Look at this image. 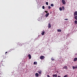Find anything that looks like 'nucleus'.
Returning a JSON list of instances; mask_svg holds the SVG:
<instances>
[{"label": "nucleus", "mask_w": 77, "mask_h": 77, "mask_svg": "<svg viewBox=\"0 0 77 77\" xmlns=\"http://www.w3.org/2000/svg\"><path fill=\"white\" fill-rule=\"evenodd\" d=\"M51 6L53 7L54 6V4H51Z\"/></svg>", "instance_id": "obj_20"}, {"label": "nucleus", "mask_w": 77, "mask_h": 77, "mask_svg": "<svg viewBox=\"0 0 77 77\" xmlns=\"http://www.w3.org/2000/svg\"><path fill=\"white\" fill-rule=\"evenodd\" d=\"M59 10L60 11H61L63 9L61 7L59 8Z\"/></svg>", "instance_id": "obj_13"}, {"label": "nucleus", "mask_w": 77, "mask_h": 77, "mask_svg": "<svg viewBox=\"0 0 77 77\" xmlns=\"http://www.w3.org/2000/svg\"><path fill=\"white\" fill-rule=\"evenodd\" d=\"M75 17H74V18L76 20H77V16H74Z\"/></svg>", "instance_id": "obj_15"}, {"label": "nucleus", "mask_w": 77, "mask_h": 77, "mask_svg": "<svg viewBox=\"0 0 77 77\" xmlns=\"http://www.w3.org/2000/svg\"><path fill=\"white\" fill-rule=\"evenodd\" d=\"M57 77H61L59 75H58Z\"/></svg>", "instance_id": "obj_30"}, {"label": "nucleus", "mask_w": 77, "mask_h": 77, "mask_svg": "<svg viewBox=\"0 0 77 77\" xmlns=\"http://www.w3.org/2000/svg\"><path fill=\"white\" fill-rule=\"evenodd\" d=\"M29 60H30L31 59V54H29Z\"/></svg>", "instance_id": "obj_11"}, {"label": "nucleus", "mask_w": 77, "mask_h": 77, "mask_svg": "<svg viewBox=\"0 0 77 77\" xmlns=\"http://www.w3.org/2000/svg\"><path fill=\"white\" fill-rule=\"evenodd\" d=\"M67 69V67L66 66H65L63 67V69Z\"/></svg>", "instance_id": "obj_4"}, {"label": "nucleus", "mask_w": 77, "mask_h": 77, "mask_svg": "<svg viewBox=\"0 0 77 77\" xmlns=\"http://www.w3.org/2000/svg\"><path fill=\"white\" fill-rule=\"evenodd\" d=\"M51 7L50 6H48V8H49V9H51Z\"/></svg>", "instance_id": "obj_21"}, {"label": "nucleus", "mask_w": 77, "mask_h": 77, "mask_svg": "<svg viewBox=\"0 0 77 77\" xmlns=\"http://www.w3.org/2000/svg\"><path fill=\"white\" fill-rule=\"evenodd\" d=\"M77 61V57L75 58L73 60L74 62H75Z\"/></svg>", "instance_id": "obj_5"}, {"label": "nucleus", "mask_w": 77, "mask_h": 77, "mask_svg": "<svg viewBox=\"0 0 77 77\" xmlns=\"http://www.w3.org/2000/svg\"><path fill=\"white\" fill-rule=\"evenodd\" d=\"M45 33V31H43L42 32V33H41V34H42V35H44Z\"/></svg>", "instance_id": "obj_8"}, {"label": "nucleus", "mask_w": 77, "mask_h": 77, "mask_svg": "<svg viewBox=\"0 0 77 77\" xmlns=\"http://www.w3.org/2000/svg\"><path fill=\"white\" fill-rule=\"evenodd\" d=\"M74 16H75L77 15V11H75L74 13Z\"/></svg>", "instance_id": "obj_3"}, {"label": "nucleus", "mask_w": 77, "mask_h": 77, "mask_svg": "<svg viewBox=\"0 0 77 77\" xmlns=\"http://www.w3.org/2000/svg\"><path fill=\"white\" fill-rule=\"evenodd\" d=\"M77 55V53L75 54V55Z\"/></svg>", "instance_id": "obj_32"}, {"label": "nucleus", "mask_w": 77, "mask_h": 77, "mask_svg": "<svg viewBox=\"0 0 77 77\" xmlns=\"http://www.w3.org/2000/svg\"><path fill=\"white\" fill-rule=\"evenodd\" d=\"M62 3L63 4V5H65L66 4V2L65 0H62Z\"/></svg>", "instance_id": "obj_2"}, {"label": "nucleus", "mask_w": 77, "mask_h": 77, "mask_svg": "<svg viewBox=\"0 0 77 77\" xmlns=\"http://www.w3.org/2000/svg\"><path fill=\"white\" fill-rule=\"evenodd\" d=\"M47 77H50V76L49 75H47Z\"/></svg>", "instance_id": "obj_26"}, {"label": "nucleus", "mask_w": 77, "mask_h": 77, "mask_svg": "<svg viewBox=\"0 0 77 77\" xmlns=\"http://www.w3.org/2000/svg\"><path fill=\"white\" fill-rule=\"evenodd\" d=\"M42 8H43V9H45V6H43L42 7Z\"/></svg>", "instance_id": "obj_25"}, {"label": "nucleus", "mask_w": 77, "mask_h": 77, "mask_svg": "<svg viewBox=\"0 0 77 77\" xmlns=\"http://www.w3.org/2000/svg\"><path fill=\"white\" fill-rule=\"evenodd\" d=\"M48 11H45V12H46V13H48Z\"/></svg>", "instance_id": "obj_28"}, {"label": "nucleus", "mask_w": 77, "mask_h": 77, "mask_svg": "<svg viewBox=\"0 0 77 77\" xmlns=\"http://www.w3.org/2000/svg\"><path fill=\"white\" fill-rule=\"evenodd\" d=\"M7 53V52H5V54Z\"/></svg>", "instance_id": "obj_31"}, {"label": "nucleus", "mask_w": 77, "mask_h": 77, "mask_svg": "<svg viewBox=\"0 0 77 77\" xmlns=\"http://www.w3.org/2000/svg\"><path fill=\"white\" fill-rule=\"evenodd\" d=\"M45 58V57L43 56H41L40 57V59L42 60L44 59Z\"/></svg>", "instance_id": "obj_1"}, {"label": "nucleus", "mask_w": 77, "mask_h": 77, "mask_svg": "<svg viewBox=\"0 0 77 77\" xmlns=\"http://www.w3.org/2000/svg\"><path fill=\"white\" fill-rule=\"evenodd\" d=\"M38 72L40 74H41L42 73L41 71Z\"/></svg>", "instance_id": "obj_19"}, {"label": "nucleus", "mask_w": 77, "mask_h": 77, "mask_svg": "<svg viewBox=\"0 0 77 77\" xmlns=\"http://www.w3.org/2000/svg\"><path fill=\"white\" fill-rule=\"evenodd\" d=\"M38 76H39V74H38V73H35V76L38 77Z\"/></svg>", "instance_id": "obj_9"}, {"label": "nucleus", "mask_w": 77, "mask_h": 77, "mask_svg": "<svg viewBox=\"0 0 77 77\" xmlns=\"http://www.w3.org/2000/svg\"><path fill=\"white\" fill-rule=\"evenodd\" d=\"M75 68L77 69V66H75Z\"/></svg>", "instance_id": "obj_29"}, {"label": "nucleus", "mask_w": 77, "mask_h": 77, "mask_svg": "<svg viewBox=\"0 0 77 77\" xmlns=\"http://www.w3.org/2000/svg\"><path fill=\"white\" fill-rule=\"evenodd\" d=\"M64 20H68V19H65Z\"/></svg>", "instance_id": "obj_27"}, {"label": "nucleus", "mask_w": 77, "mask_h": 77, "mask_svg": "<svg viewBox=\"0 0 77 77\" xmlns=\"http://www.w3.org/2000/svg\"><path fill=\"white\" fill-rule=\"evenodd\" d=\"M37 62H34V65H37Z\"/></svg>", "instance_id": "obj_12"}, {"label": "nucleus", "mask_w": 77, "mask_h": 77, "mask_svg": "<svg viewBox=\"0 0 77 77\" xmlns=\"http://www.w3.org/2000/svg\"><path fill=\"white\" fill-rule=\"evenodd\" d=\"M51 23H49V24H48V28H51Z\"/></svg>", "instance_id": "obj_7"}, {"label": "nucleus", "mask_w": 77, "mask_h": 77, "mask_svg": "<svg viewBox=\"0 0 77 77\" xmlns=\"http://www.w3.org/2000/svg\"><path fill=\"white\" fill-rule=\"evenodd\" d=\"M49 14V13H48V14H46V15H45V16L47 17L48 16Z\"/></svg>", "instance_id": "obj_14"}, {"label": "nucleus", "mask_w": 77, "mask_h": 77, "mask_svg": "<svg viewBox=\"0 0 77 77\" xmlns=\"http://www.w3.org/2000/svg\"><path fill=\"white\" fill-rule=\"evenodd\" d=\"M63 77H68V75H65Z\"/></svg>", "instance_id": "obj_23"}, {"label": "nucleus", "mask_w": 77, "mask_h": 77, "mask_svg": "<svg viewBox=\"0 0 77 77\" xmlns=\"http://www.w3.org/2000/svg\"><path fill=\"white\" fill-rule=\"evenodd\" d=\"M51 60H52V61H54L55 59L53 57H52V58H51Z\"/></svg>", "instance_id": "obj_16"}, {"label": "nucleus", "mask_w": 77, "mask_h": 77, "mask_svg": "<svg viewBox=\"0 0 77 77\" xmlns=\"http://www.w3.org/2000/svg\"><path fill=\"white\" fill-rule=\"evenodd\" d=\"M72 69H75V67L74 66H72Z\"/></svg>", "instance_id": "obj_18"}, {"label": "nucleus", "mask_w": 77, "mask_h": 77, "mask_svg": "<svg viewBox=\"0 0 77 77\" xmlns=\"http://www.w3.org/2000/svg\"><path fill=\"white\" fill-rule=\"evenodd\" d=\"M57 31L58 32H61L62 31V30L60 29H58Z\"/></svg>", "instance_id": "obj_10"}, {"label": "nucleus", "mask_w": 77, "mask_h": 77, "mask_svg": "<svg viewBox=\"0 0 77 77\" xmlns=\"http://www.w3.org/2000/svg\"><path fill=\"white\" fill-rule=\"evenodd\" d=\"M62 9H63V10L64 11L65 10V8L64 6H62Z\"/></svg>", "instance_id": "obj_17"}, {"label": "nucleus", "mask_w": 77, "mask_h": 77, "mask_svg": "<svg viewBox=\"0 0 77 77\" xmlns=\"http://www.w3.org/2000/svg\"><path fill=\"white\" fill-rule=\"evenodd\" d=\"M46 4L47 5H48V2H46Z\"/></svg>", "instance_id": "obj_24"}, {"label": "nucleus", "mask_w": 77, "mask_h": 77, "mask_svg": "<svg viewBox=\"0 0 77 77\" xmlns=\"http://www.w3.org/2000/svg\"><path fill=\"white\" fill-rule=\"evenodd\" d=\"M53 77H57V74H54L52 75Z\"/></svg>", "instance_id": "obj_6"}, {"label": "nucleus", "mask_w": 77, "mask_h": 77, "mask_svg": "<svg viewBox=\"0 0 77 77\" xmlns=\"http://www.w3.org/2000/svg\"><path fill=\"white\" fill-rule=\"evenodd\" d=\"M75 24H77V20H75Z\"/></svg>", "instance_id": "obj_22"}]
</instances>
